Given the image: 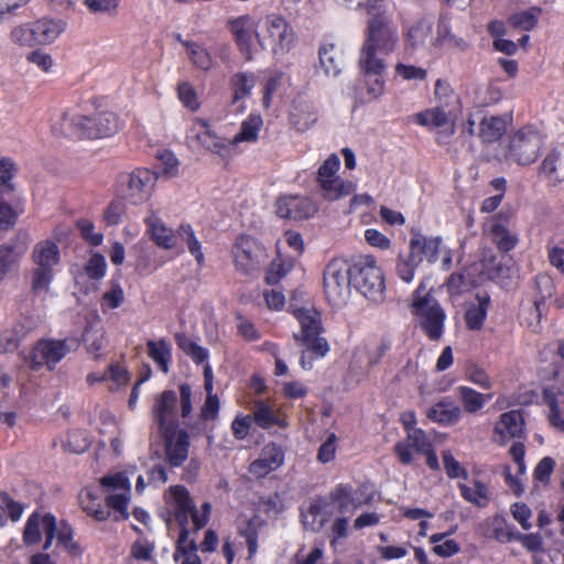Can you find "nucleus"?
<instances>
[{
    "mask_svg": "<svg viewBox=\"0 0 564 564\" xmlns=\"http://www.w3.org/2000/svg\"><path fill=\"white\" fill-rule=\"evenodd\" d=\"M395 72L399 76L406 80H424L426 77V70L422 67L414 65H405L402 63L397 64Z\"/></svg>",
    "mask_w": 564,
    "mask_h": 564,
    "instance_id": "nucleus-64",
    "label": "nucleus"
},
{
    "mask_svg": "<svg viewBox=\"0 0 564 564\" xmlns=\"http://www.w3.org/2000/svg\"><path fill=\"white\" fill-rule=\"evenodd\" d=\"M31 259L34 263L32 291L36 294L47 293L54 278L55 267L59 263V248L52 240H41L34 245Z\"/></svg>",
    "mask_w": 564,
    "mask_h": 564,
    "instance_id": "nucleus-9",
    "label": "nucleus"
},
{
    "mask_svg": "<svg viewBox=\"0 0 564 564\" xmlns=\"http://www.w3.org/2000/svg\"><path fill=\"white\" fill-rule=\"evenodd\" d=\"M148 231L152 240L164 249H172L175 246L176 237L172 229L166 227L164 223L154 214L145 219Z\"/></svg>",
    "mask_w": 564,
    "mask_h": 564,
    "instance_id": "nucleus-34",
    "label": "nucleus"
},
{
    "mask_svg": "<svg viewBox=\"0 0 564 564\" xmlns=\"http://www.w3.org/2000/svg\"><path fill=\"white\" fill-rule=\"evenodd\" d=\"M337 451V436L330 433L326 441L322 443L317 452V460L322 464L332 462Z\"/></svg>",
    "mask_w": 564,
    "mask_h": 564,
    "instance_id": "nucleus-59",
    "label": "nucleus"
},
{
    "mask_svg": "<svg viewBox=\"0 0 564 564\" xmlns=\"http://www.w3.org/2000/svg\"><path fill=\"white\" fill-rule=\"evenodd\" d=\"M70 351L67 340L40 339L24 358L28 367L39 371L44 366L53 370L56 365Z\"/></svg>",
    "mask_w": 564,
    "mask_h": 564,
    "instance_id": "nucleus-15",
    "label": "nucleus"
},
{
    "mask_svg": "<svg viewBox=\"0 0 564 564\" xmlns=\"http://www.w3.org/2000/svg\"><path fill=\"white\" fill-rule=\"evenodd\" d=\"M165 441L167 463L173 467L181 466L188 457L189 435L185 430L161 432Z\"/></svg>",
    "mask_w": 564,
    "mask_h": 564,
    "instance_id": "nucleus-23",
    "label": "nucleus"
},
{
    "mask_svg": "<svg viewBox=\"0 0 564 564\" xmlns=\"http://www.w3.org/2000/svg\"><path fill=\"white\" fill-rule=\"evenodd\" d=\"M196 550L195 541L189 539V530H184L180 533L176 543V550L173 554L174 561H182L181 564H202Z\"/></svg>",
    "mask_w": 564,
    "mask_h": 564,
    "instance_id": "nucleus-38",
    "label": "nucleus"
},
{
    "mask_svg": "<svg viewBox=\"0 0 564 564\" xmlns=\"http://www.w3.org/2000/svg\"><path fill=\"white\" fill-rule=\"evenodd\" d=\"M180 399L172 390L163 391L155 398L152 409L153 420L159 425L160 432L177 429V408L180 404L181 416L187 419L192 411V388L187 383L178 387Z\"/></svg>",
    "mask_w": 564,
    "mask_h": 564,
    "instance_id": "nucleus-5",
    "label": "nucleus"
},
{
    "mask_svg": "<svg viewBox=\"0 0 564 564\" xmlns=\"http://www.w3.org/2000/svg\"><path fill=\"white\" fill-rule=\"evenodd\" d=\"M56 538L58 544L68 552L76 553L78 551V546L76 542H74L73 529L68 523L62 521L57 524Z\"/></svg>",
    "mask_w": 564,
    "mask_h": 564,
    "instance_id": "nucleus-56",
    "label": "nucleus"
},
{
    "mask_svg": "<svg viewBox=\"0 0 564 564\" xmlns=\"http://www.w3.org/2000/svg\"><path fill=\"white\" fill-rule=\"evenodd\" d=\"M191 133L194 134L195 139L206 150L216 153L224 154L227 150L229 141L219 137L213 129L209 121L203 118H195L192 122Z\"/></svg>",
    "mask_w": 564,
    "mask_h": 564,
    "instance_id": "nucleus-25",
    "label": "nucleus"
},
{
    "mask_svg": "<svg viewBox=\"0 0 564 564\" xmlns=\"http://www.w3.org/2000/svg\"><path fill=\"white\" fill-rule=\"evenodd\" d=\"M458 488L462 497L479 508H485L489 502V489L480 480H473L471 486L459 482Z\"/></svg>",
    "mask_w": 564,
    "mask_h": 564,
    "instance_id": "nucleus-41",
    "label": "nucleus"
},
{
    "mask_svg": "<svg viewBox=\"0 0 564 564\" xmlns=\"http://www.w3.org/2000/svg\"><path fill=\"white\" fill-rule=\"evenodd\" d=\"M231 106L234 111L241 113L246 109L245 99L251 95L256 86V76L252 73L239 72L230 77Z\"/></svg>",
    "mask_w": 564,
    "mask_h": 564,
    "instance_id": "nucleus-29",
    "label": "nucleus"
},
{
    "mask_svg": "<svg viewBox=\"0 0 564 564\" xmlns=\"http://www.w3.org/2000/svg\"><path fill=\"white\" fill-rule=\"evenodd\" d=\"M29 246L26 232H18L9 243L0 245V280L15 268L25 254Z\"/></svg>",
    "mask_w": 564,
    "mask_h": 564,
    "instance_id": "nucleus-22",
    "label": "nucleus"
},
{
    "mask_svg": "<svg viewBox=\"0 0 564 564\" xmlns=\"http://www.w3.org/2000/svg\"><path fill=\"white\" fill-rule=\"evenodd\" d=\"M477 303L470 304L465 312L466 326L470 330L481 329L487 317L490 297L488 294H477Z\"/></svg>",
    "mask_w": 564,
    "mask_h": 564,
    "instance_id": "nucleus-35",
    "label": "nucleus"
},
{
    "mask_svg": "<svg viewBox=\"0 0 564 564\" xmlns=\"http://www.w3.org/2000/svg\"><path fill=\"white\" fill-rule=\"evenodd\" d=\"M383 73L361 72L351 88V97L356 104L366 105L380 99L384 94Z\"/></svg>",
    "mask_w": 564,
    "mask_h": 564,
    "instance_id": "nucleus-19",
    "label": "nucleus"
},
{
    "mask_svg": "<svg viewBox=\"0 0 564 564\" xmlns=\"http://www.w3.org/2000/svg\"><path fill=\"white\" fill-rule=\"evenodd\" d=\"M231 256L236 270L241 274H250L260 268L264 250L256 239L240 236L232 245Z\"/></svg>",
    "mask_w": 564,
    "mask_h": 564,
    "instance_id": "nucleus-18",
    "label": "nucleus"
},
{
    "mask_svg": "<svg viewBox=\"0 0 564 564\" xmlns=\"http://www.w3.org/2000/svg\"><path fill=\"white\" fill-rule=\"evenodd\" d=\"M350 264L340 259L332 260L324 270V290L327 300L335 306L347 302L350 295Z\"/></svg>",
    "mask_w": 564,
    "mask_h": 564,
    "instance_id": "nucleus-14",
    "label": "nucleus"
},
{
    "mask_svg": "<svg viewBox=\"0 0 564 564\" xmlns=\"http://www.w3.org/2000/svg\"><path fill=\"white\" fill-rule=\"evenodd\" d=\"M100 485L107 492L106 507L90 490H83L79 494V500L83 509L98 521L107 520L111 511L115 513V520H124L129 517L128 506L131 497V484L123 473L104 476L100 478Z\"/></svg>",
    "mask_w": 564,
    "mask_h": 564,
    "instance_id": "nucleus-1",
    "label": "nucleus"
},
{
    "mask_svg": "<svg viewBox=\"0 0 564 564\" xmlns=\"http://www.w3.org/2000/svg\"><path fill=\"white\" fill-rule=\"evenodd\" d=\"M358 7L372 15L368 21L364 42L378 48L381 55L392 53L399 42V34L392 17L387 13L386 0H361Z\"/></svg>",
    "mask_w": 564,
    "mask_h": 564,
    "instance_id": "nucleus-2",
    "label": "nucleus"
},
{
    "mask_svg": "<svg viewBox=\"0 0 564 564\" xmlns=\"http://www.w3.org/2000/svg\"><path fill=\"white\" fill-rule=\"evenodd\" d=\"M384 56L378 52V48L364 42L358 61L360 70L375 74L384 73L387 68Z\"/></svg>",
    "mask_w": 564,
    "mask_h": 564,
    "instance_id": "nucleus-37",
    "label": "nucleus"
},
{
    "mask_svg": "<svg viewBox=\"0 0 564 564\" xmlns=\"http://www.w3.org/2000/svg\"><path fill=\"white\" fill-rule=\"evenodd\" d=\"M177 96L180 101L192 111H196L200 107L197 93L188 82H182L178 84Z\"/></svg>",
    "mask_w": 564,
    "mask_h": 564,
    "instance_id": "nucleus-54",
    "label": "nucleus"
},
{
    "mask_svg": "<svg viewBox=\"0 0 564 564\" xmlns=\"http://www.w3.org/2000/svg\"><path fill=\"white\" fill-rule=\"evenodd\" d=\"M488 234L496 247L503 252L510 251L518 243V238L508 228V217L498 214L488 224Z\"/></svg>",
    "mask_w": 564,
    "mask_h": 564,
    "instance_id": "nucleus-30",
    "label": "nucleus"
},
{
    "mask_svg": "<svg viewBox=\"0 0 564 564\" xmlns=\"http://www.w3.org/2000/svg\"><path fill=\"white\" fill-rule=\"evenodd\" d=\"M340 160L337 154H330L318 167L316 181L325 199L337 200L350 195L355 184L338 176Z\"/></svg>",
    "mask_w": 564,
    "mask_h": 564,
    "instance_id": "nucleus-13",
    "label": "nucleus"
},
{
    "mask_svg": "<svg viewBox=\"0 0 564 564\" xmlns=\"http://www.w3.org/2000/svg\"><path fill=\"white\" fill-rule=\"evenodd\" d=\"M457 391L464 410L468 413L479 412L492 398V394H484L466 386L458 387Z\"/></svg>",
    "mask_w": 564,
    "mask_h": 564,
    "instance_id": "nucleus-44",
    "label": "nucleus"
},
{
    "mask_svg": "<svg viewBox=\"0 0 564 564\" xmlns=\"http://www.w3.org/2000/svg\"><path fill=\"white\" fill-rule=\"evenodd\" d=\"M510 123L511 119L506 115L477 113L468 118L463 129L468 134L478 137L482 143H494L506 134Z\"/></svg>",
    "mask_w": 564,
    "mask_h": 564,
    "instance_id": "nucleus-16",
    "label": "nucleus"
},
{
    "mask_svg": "<svg viewBox=\"0 0 564 564\" xmlns=\"http://www.w3.org/2000/svg\"><path fill=\"white\" fill-rule=\"evenodd\" d=\"M524 432V421L520 412L508 411L500 415L494 427L495 441L505 445L511 438H519Z\"/></svg>",
    "mask_w": 564,
    "mask_h": 564,
    "instance_id": "nucleus-26",
    "label": "nucleus"
},
{
    "mask_svg": "<svg viewBox=\"0 0 564 564\" xmlns=\"http://www.w3.org/2000/svg\"><path fill=\"white\" fill-rule=\"evenodd\" d=\"M449 533H435L430 536V543L434 544L433 552L441 557H451L460 551L455 540H445Z\"/></svg>",
    "mask_w": 564,
    "mask_h": 564,
    "instance_id": "nucleus-49",
    "label": "nucleus"
},
{
    "mask_svg": "<svg viewBox=\"0 0 564 564\" xmlns=\"http://www.w3.org/2000/svg\"><path fill=\"white\" fill-rule=\"evenodd\" d=\"M261 525L262 520L258 517H253L248 520L243 528L240 529V534L245 536L247 542L249 558L254 556L258 551V536Z\"/></svg>",
    "mask_w": 564,
    "mask_h": 564,
    "instance_id": "nucleus-51",
    "label": "nucleus"
},
{
    "mask_svg": "<svg viewBox=\"0 0 564 564\" xmlns=\"http://www.w3.org/2000/svg\"><path fill=\"white\" fill-rule=\"evenodd\" d=\"M178 237L187 245L189 253L196 259L199 265L204 263L202 246L189 225H182L178 229Z\"/></svg>",
    "mask_w": 564,
    "mask_h": 564,
    "instance_id": "nucleus-52",
    "label": "nucleus"
},
{
    "mask_svg": "<svg viewBox=\"0 0 564 564\" xmlns=\"http://www.w3.org/2000/svg\"><path fill=\"white\" fill-rule=\"evenodd\" d=\"M154 551V544L147 539H138L132 547L131 555L137 560L150 561Z\"/></svg>",
    "mask_w": 564,
    "mask_h": 564,
    "instance_id": "nucleus-62",
    "label": "nucleus"
},
{
    "mask_svg": "<svg viewBox=\"0 0 564 564\" xmlns=\"http://www.w3.org/2000/svg\"><path fill=\"white\" fill-rule=\"evenodd\" d=\"M452 112L443 107H434L414 116L417 124L429 128H442L451 123Z\"/></svg>",
    "mask_w": 564,
    "mask_h": 564,
    "instance_id": "nucleus-43",
    "label": "nucleus"
},
{
    "mask_svg": "<svg viewBox=\"0 0 564 564\" xmlns=\"http://www.w3.org/2000/svg\"><path fill=\"white\" fill-rule=\"evenodd\" d=\"M230 32L234 35L235 42L239 52L247 61L252 59L253 35L258 31L253 19L250 15H241L228 22Z\"/></svg>",
    "mask_w": 564,
    "mask_h": 564,
    "instance_id": "nucleus-20",
    "label": "nucleus"
},
{
    "mask_svg": "<svg viewBox=\"0 0 564 564\" xmlns=\"http://www.w3.org/2000/svg\"><path fill=\"white\" fill-rule=\"evenodd\" d=\"M283 463L284 452L281 446L269 443L261 449L259 457L249 465L248 470L252 477L261 479L280 468Z\"/></svg>",
    "mask_w": 564,
    "mask_h": 564,
    "instance_id": "nucleus-21",
    "label": "nucleus"
},
{
    "mask_svg": "<svg viewBox=\"0 0 564 564\" xmlns=\"http://www.w3.org/2000/svg\"><path fill=\"white\" fill-rule=\"evenodd\" d=\"M318 120V111L313 102L297 99L293 102L289 121L291 127L297 132L310 130Z\"/></svg>",
    "mask_w": 564,
    "mask_h": 564,
    "instance_id": "nucleus-28",
    "label": "nucleus"
},
{
    "mask_svg": "<svg viewBox=\"0 0 564 564\" xmlns=\"http://www.w3.org/2000/svg\"><path fill=\"white\" fill-rule=\"evenodd\" d=\"M343 65V55L334 44H328L319 48V66L325 75L336 77L340 74Z\"/></svg>",
    "mask_w": 564,
    "mask_h": 564,
    "instance_id": "nucleus-39",
    "label": "nucleus"
},
{
    "mask_svg": "<svg viewBox=\"0 0 564 564\" xmlns=\"http://www.w3.org/2000/svg\"><path fill=\"white\" fill-rule=\"evenodd\" d=\"M352 286L372 302H381L386 290L384 278L371 256H361L350 264Z\"/></svg>",
    "mask_w": 564,
    "mask_h": 564,
    "instance_id": "nucleus-7",
    "label": "nucleus"
},
{
    "mask_svg": "<svg viewBox=\"0 0 564 564\" xmlns=\"http://www.w3.org/2000/svg\"><path fill=\"white\" fill-rule=\"evenodd\" d=\"M426 433L421 429L409 431L405 441L395 444V454L402 464L409 465L413 462L412 451L424 453L432 447Z\"/></svg>",
    "mask_w": 564,
    "mask_h": 564,
    "instance_id": "nucleus-27",
    "label": "nucleus"
},
{
    "mask_svg": "<svg viewBox=\"0 0 564 564\" xmlns=\"http://www.w3.org/2000/svg\"><path fill=\"white\" fill-rule=\"evenodd\" d=\"M31 33L32 32L30 23H23L12 29L10 33V39L13 43L19 44L21 46H33L34 37H32Z\"/></svg>",
    "mask_w": 564,
    "mask_h": 564,
    "instance_id": "nucleus-60",
    "label": "nucleus"
},
{
    "mask_svg": "<svg viewBox=\"0 0 564 564\" xmlns=\"http://www.w3.org/2000/svg\"><path fill=\"white\" fill-rule=\"evenodd\" d=\"M158 181L156 173L148 169H135L120 178L123 197L133 205L147 202Z\"/></svg>",
    "mask_w": 564,
    "mask_h": 564,
    "instance_id": "nucleus-17",
    "label": "nucleus"
},
{
    "mask_svg": "<svg viewBox=\"0 0 564 564\" xmlns=\"http://www.w3.org/2000/svg\"><path fill=\"white\" fill-rule=\"evenodd\" d=\"M263 121L259 115H250L242 121L240 131L229 141V143L236 145L240 142H256Z\"/></svg>",
    "mask_w": 564,
    "mask_h": 564,
    "instance_id": "nucleus-45",
    "label": "nucleus"
},
{
    "mask_svg": "<svg viewBox=\"0 0 564 564\" xmlns=\"http://www.w3.org/2000/svg\"><path fill=\"white\" fill-rule=\"evenodd\" d=\"M63 120L69 122L68 129L61 130V133L65 135L90 139L107 138L119 130L118 118L110 111H101L91 117L75 115L68 118L64 115Z\"/></svg>",
    "mask_w": 564,
    "mask_h": 564,
    "instance_id": "nucleus-8",
    "label": "nucleus"
},
{
    "mask_svg": "<svg viewBox=\"0 0 564 564\" xmlns=\"http://www.w3.org/2000/svg\"><path fill=\"white\" fill-rule=\"evenodd\" d=\"M561 161V154L557 151H552L541 163L540 174L552 185H557L564 181V172L558 170Z\"/></svg>",
    "mask_w": 564,
    "mask_h": 564,
    "instance_id": "nucleus-47",
    "label": "nucleus"
},
{
    "mask_svg": "<svg viewBox=\"0 0 564 564\" xmlns=\"http://www.w3.org/2000/svg\"><path fill=\"white\" fill-rule=\"evenodd\" d=\"M252 420L261 429H270L272 426H285V422L280 417L278 411L273 410L264 401H257L252 412Z\"/></svg>",
    "mask_w": 564,
    "mask_h": 564,
    "instance_id": "nucleus-40",
    "label": "nucleus"
},
{
    "mask_svg": "<svg viewBox=\"0 0 564 564\" xmlns=\"http://www.w3.org/2000/svg\"><path fill=\"white\" fill-rule=\"evenodd\" d=\"M540 12V9L531 8L529 10L512 14L509 19V22L516 29L530 31L535 26Z\"/></svg>",
    "mask_w": 564,
    "mask_h": 564,
    "instance_id": "nucleus-53",
    "label": "nucleus"
},
{
    "mask_svg": "<svg viewBox=\"0 0 564 564\" xmlns=\"http://www.w3.org/2000/svg\"><path fill=\"white\" fill-rule=\"evenodd\" d=\"M169 501L173 509L174 517L181 528V532L188 530L189 519L193 522L195 531L200 530L209 520L212 506L205 502L202 506V512L195 509V505L188 490L183 486H173L169 491Z\"/></svg>",
    "mask_w": 564,
    "mask_h": 564,
    "instance_id": "nucleus-11",
    "label": "nucleus"
},
{
    "mask_svg": "<svg viewBox=\"0 0 564 564\" xmlns=\"http://www.w3.org/2000/svg\"><path fill=\"white\" fill-rule=\"evenodd\" d=\"M330 499L336 503L339 513L347 512L350 507L352 510H356L361 506V501L354 496L352 487L346 484L336 486L330 492Z\"/></svg>",
    "mask_w": 564,
    "mask_h": 564,
    "instance_id": "nucleus-42",
    "label": "nucleus"
},
{
    "mask_svg": "<svg viewBox=\"0 0 564 564\" xmlns=\"http://www.w3.org/2000/svg\"><path fill=\"white\" fill-rule=\"evenodd\" d=\"M50 521H56V518L51 513H39L33 512L29 516L24 530H23V542L25 545L39 544L46 532V524Z\"/></svg>",
    "mask_w": 564,
    "mask_h": 564,
    "instance_id": "nucleus-32",
    "label": "nucleus"
},
{
    "mask_svg": "<svg viewBox=\"0 0 564 564\" xmlns=\"http://www.w3.org/2000/svg\"><path fill=\"white\" fill-rule=\"evenodd\" d=\"M175 341L178 348L195 364L198 365L207 361L209 357L208 350L189 338L185 333L175 334Z\"/></svg>",
    "mask_w": 564,
    "mask_h": 564,
    "instance_id": "nucleus-46",
    "label": "nucleus"
},
{
    "mask_svg": "<svg viewBox=\"0 0 564 564\" xmlns=\"http://www.w3.org/2000/svg\"><path fill=\"white\" fill-rule=\"evenodd\" d=\"M426 416L441 425H453L462 417V409L453 401L444 399L433 404L426 412Z\"/></svg>",
    "mask_w": 564,
    "mask_h": 564,
    "instance_id": "nucleus-33",
    "label": "nucleus"
},
{
    "mask_svg": "<svg viewBox=\"0 0 564 564\" xmlns=\"http://www.w3.org/2000/svg\"><path fill=\"white\" fill-rule=\"evenodd\" d=\"M275 213L281 218L301 220L312 217L316 213V206L307 197L290 195L276 200Z\"/></svg>",
    "mask_w": 564,
    "mask_h": 564,
    "instance_id": "nucleus-24",
    "label": "nucleus"
},
{
    "mask_svg": "<svg viewBox=\"0 0 564 564\" xmlns=\"http://www.w3.org/2000/svg\"><path fill=\"white\" fill-rule=\"evenodd\" d=\"M176 40L184 46L187 57L193 66L203 72L210 70L215 65V58L212 53L200 43L183 40L180 34Z\"/></svg>",
    "mask_w": 564,
    "mask_h": 564,
    "instance_id": "nucleus-31",
    "label": "nucleus"
},
{
    "mask_svg": "<svg viewBox=\"0 0 564 564\" xmlns=\"http://www.w3.org/2000/svg\"><path fill=\"white\" fill-rule=\"evenodd\" d=\"M443 251V240L441 237H427L421 234H414L409 242V253L400 256L397 263V273L401 280L410 283L415 274L417 267L426 260L429 263H435Z\"/></svg>",
    "mask_w": 564,
    "mask_h": 564,
    "instance_id": "nucleus-4",
    "label": "nucleus"
},
{
    "mask_svg": "<svg viewBox=\"0 0 564 564\" xmlns=\"http://www.w3.org/2000/svg\"><path fill=\"white\" fill-rule=\"evenodd\" d=\"M443 464L447 476L452 479L464 478L466 479L468 474L460 463L455 459L451 451H444L442 454Z\"/></svg>",
    "mask_w": 564,
    "mask_h": 564,
    "instance_id": "nucleus-58",
    "label": "nucleus"
},
{
    "mask_svg": "<svg viewBox=\"0 0 564 564\" xmlns=\"http://www.w3.org/2000/svg\"><path fill=\"white\" fill-rule=\"evenodd\" d=\"M517 533L518 531L505 525L502 520H492V538L496 539L498 542L507 543L513 540L516 541Z\"/></svg>",
    "mask_w": 564,
    "mask_h": 564,
    "instance_id": "nucleus-61",
    "label": "nucleus"
},
{
    "mask_svg": "<svg viewBox=\"0 0 564 564\" xmlns=\"http://www.w3.org/2000/svg\"><path fill=\"white\" fill-rule=\"evenodd\" d=\"M65 22L56 19L42 18L37 20L42 45L53 43L65 30Z\"/></svg>",
    "mask_w": 564,
    "mask_h": 564,
    "instance_id": "nucleus-48",
    "label": "nucleus"
},
{
    "mask_svg": "<svg viewBox=\"0 0 564 564\" xmlns=\"http://www.w3.org/2000/svg\"><path fill=\"white\" fill-rule=\"evenodd\" d=\"M322 509L323 503L321 501H313L307 510L302 513V522L306 530L317 532L324 527L326 518L321 514Z\"/></svg>",
    "mask_w": 564,
    "mask_h": 564,
    "instance_id": "nucleus-50",
    "label": "nucleus"
},
{
    "mask_svg": "<svg viewBox=\"0 0 564 564\" xmlns=\"http://www.w3.org/2000/svg\"><path fill=\"white\" fill-rule=\"evenodd\" d=\"M256 35L260 46L270 50L275 56L286 54L296 40L292 26L284 18L274 13L259 21Z\"/></svg>",
    "mask_w": 564,
    "mask_h": 564,
    "instance_id": "nucleus-6",
    "label": "nucleus"
},
{
    "mask_svg": "<svg viewBox=\"0 0 564 564\" xmlns=\"http://www.w3.org/2000/svg\"><path fill=\"white\" fill-rule=\"evenodd\" d=\"M253 423L251 415H238L231 423V431L237 440H245Z\"/></svg>",
    "mask_w": 564,
    "mask_h": 564,
    "instance_id": "nucleus-63",
    "label": "nucleus"
},
{
    "mask_svg": "<svg viewBox=\"0 0 564 564\" xmlns=\"http://www.w3.org/2000/svg\"><path fill=\"white\" fill-rule=\"evenodd\" d=\"M77 228L83 239L89 245L96 247L102 243L104 235L95 231V226L91 220L85 218L78 219Z\"/></svg>",
    "mask_w": 564,
    "mask_h": 564,
    "instance_id": "nucleus-55",
    "label": "nucleus"
},
{
    "mask_svg": "<svg viewBox=\"0 0 564 564\" xmlns=\"http://www.w3.org/2000/svg\"><path fill=\"white\" fill-rule=\"evenodd\" d=\"M106 269V260L100 253H94L85 265L86 274L93 280H100L104 278Z\"/></svg>",
    "mask_w": 564,
    "mask_h": 564,
    "instance_id": "nucleus-57",
    "label": "nucleus"
},
{
    "mask_svg": "<svg viewBox=\"0 0 564 564\" xmlns=\"http://www.w3.org/2000/svg\"><path fill=\"white\" fill-rule=\"evenodd\" d=\"M411 312L431 340L442 337L446 314L424 281L413 292Z\"/></svg>",
    "mask_w": 564,
    "mask_h": 564,
    "instance_id": "nucleus-3",
    "label": "nucleus"
},
{
    "mask_svg": "<svg viewBox=\"0 0 564 564\" xmlns=\"http://www.w3.org/2000/svg\"><path fill=\"white\" fill-rule=\"evenodd\" d=\"M543 147V137L532 126L517 130L509 140L507 158L520 165L536 161Z\"/></svg>",
    "mask_w": 564,
    "mask_h": 564,
    "instance_id": "nucleus-12",
    "label": "nucleus"
},
{
    "mask_svg": "<svg viewBox=\"0 0 564 564\" xmlns=\"http://www.w3.org/2000/svg\"><path fill=\"white\" fill-rule=\"evenodd\" d=\"M148 356L159 367L161 371L167 373L170 370V364L172 361V346L171 344L162 338L159 340H148L147 343Z\"/></svg>",
    "mask_w": 564,
    "mask_h": 564,
    "instance_id": "nucleus-36",
    "label": "nucleus"
},
{
    "mask_svg": "<svg viewBox=\"0 0 564 564\" xmlns=\"http://www.w3.org/2000/svg\"><path fill=\"white\" fill-rule=\"evenodd\" d=\"M293 315L301 325V333L294 334V339L306 347L317 358H323L329 351L327 340L321 337V314L313 306L296 307Z\"/></svg>",
    "mask_w": 564,
    "mask_h": 564,
    "instance_id": "nucleus-10",
    "label": "nucleus"
}]
</instances>
